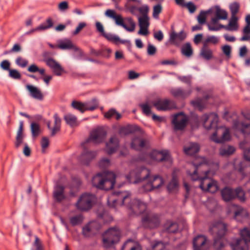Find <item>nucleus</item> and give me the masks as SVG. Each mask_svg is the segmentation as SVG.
Instances as JSON below:
<instances>
[{
	"mask_svg": "<svg viewBox=\"0 0 250 250\" xmlns=\"http://www.w3.org/2000/svg\"><path fill=\"white\" fill-rule=\"evenodd\" d=\"M187 173L190 178L193 180H200V188L204 191L215 193L219 187L216 181L209 178L208 174L209 171L208 165L205 158L196 160L193 163L188 164Z\"/></svg>",
	"mask_w": 250,
	"mask_h": 250,
	"instance_id": "1",
	"label": "nucleus"
},
{
	"mask_svg": "<svg viewBox=\"0 0 250 250\" xmlns=\"http://www.w3.org/2000/svg\"><path fill=\"white\" fill-rule=\"evenodd\" d=\"M204 127L209 130L216 128L215 131L210 136L211 141L216 143H223L230 139V131L229 128L224 126L217 127L218 117L216 114H204L201 118Z\"/></svg>",
	"mask_w": 250,
	"mask_h": 250,
	"instance_id": "2",
	"label": "nucleus"
},
{
	"mask_svg": "<svg viewBox=\"0 0 250 250\" xmlns=\"http://www.w3.org/2000/svg\"><path fill=\"white\" fill-rule=\"evenodd\" d=\"M126 206L135 214L140 215L145 212L146 213L142 218V223L145 228L153 229L159 225V216L154 213L147 212V205L144 201L140 199H134Z\"/></svg>",
	"mask_w": 250,
	"mask_h": 250,
	"instance_id": "3",
	"label": "nucleus"
},
{
	"mask_svg": "<svg viewBox=\"0 0 250 250\" xmlns=\"http://www.w3.org/2000/svg\"><path fill=\"white\" fill-rule=\"evenodd\" d=\"M116 175L113 172L99 173L93 177V185L98 188L105 190L112 189L115 183Z\"/></svg>",
	"mask_w": 250,
	"mask_h": 250,
	"instance_id": "4",
	"label": "nucleus"
},
{
	"mask_svg": "<svg viewBox=\"0 0 250 250\" xmlns=\"http://www.w3.org/2000/svg\"><path fill=\"white\" fill-rule=\"evenodd\" d=\"M227 231V226L222 222H215L209 228L214 240L213 246L216 250H222L225 247L224 236Z\"/></svg>",
	"mask_w": 250,
	"mask_h": 250,
	"instance_id": "5",
	"label": "nucleus"
},
{
	"mask_svg": "<svg viewBox=\"0 0 250 250\" xmlns=\"http://www.w3.org/2000/svg\"><path fill=\"white\" fill-rule=\"evenodd\" d=\"M105 15L110 18L113 19L115 22V23L118 25L122 26L128 32H133L135 30L136 27V23L130 17L126 18L125 21L128 24L129 26L125 23L124 20L121 15H117L113 10L108 9L105 11Z\"/></svg>",
	"mask_w": 250,
	"mask_h": 250,
	"instance_id": "6",
	"label": "nucleus"
},
{
	"mask_svg": "<svg viewBox=\"0 0 250 250\" xmlns=\"http://www.w3.org/2000/svg\"><path fill=\"white\" fill-rule=\"evenodd\" d=\"M150 170L145 167H137L131 171L126 176L130 183H137L149 179L150 176Z\"/></svg>",
	"mask_w": 250,
	"mask_h": 250,
	"instance_id": "7",
	"label": "nucleus"
},
{
	"mask_svg": "<svg viewBox=\"0 0 250 250\" xmlns=\"http://www.w3.org/2000/svg\"><path fill=\"white\" fill-rule=\"evenodd\" d=\"M140 160L148 164H151L153 161L157 162L170 161V155L167 150L161 151L153 150L149 154L145 153L143 154L140 157Z\"/></svg>",
	"mask_w": 250,
	"mask_h": 250,
	"instance_id": "8",
	"label": "nucleus"
},
{
	"mask_svg": "<svg viewBox=\"0 0 250 250\" xmlns=\"http://www.w3.org/2000/svg\"><path fill=\"white\" fill-rule=\"evenodd\" d=\"M241 239H235L230 243L233 250H248V242H250V230L245 228L240 231Z\"/></svg>",
	"mask_w": 250,
	"mask_h": 250,
	"instance_id": "9",
	"label": "nucleus"
},
{
	"mask_svg": "<svg viewBox=\"0 0 250 250\" xmlns=\"http://www.w3.org/2000/svg\"><path fill=\"white\" fill-rule=\"evenodd\" d=\"M120 232L116 228L109 229L103 235V244L104 247H110L119 240Z\"/></svg>",
	"mask_w": 250,
	"mask_h": 250,
	"instance_id": "10",
	"label": "nucleus"
},
{
	"mask_svg": "<svg viewBox=\"0 0 250 250\" xmlns=\"http://www.w3.org/2000/svg\"><path fill=\"white\" fill-rule=\"evenodd\" d=\"M130 193L127 191L114 192L107 199V203L109 206H115L119 200H122V205H126L127 201H129Z\"/></svg>",
	"mask_w": 250,
	"mask_h": 250,
	"instance_id": "11",
	"label": "nucleus"
},
{
	"mask_svg": "<svg viewBox=\"0 0 250 250\" xmlns=\"http://www.w3.org/2000/svg\"><path fill=\"white\" fill-rule=\"evenodd\" d=\"M95 199V197L94 195L84 193L81 196L76 206L77 208L81 210H87L91 208Z\"/></svg>",
	"mask_w": 250,
	"mask_h": 250,
	"instance_id": "12",
	"label": "nucleus"
},
{
	"mask_svg": "<svg viewBox=\"0 0 250 250\" xmlns=\"http://www.w3.org/2000/svg\"><path fill=\"white\" fill-rule=\"evenodd\" d=\"M164 184L163 178L158 175H155L150 176L147 183L143 186V188L145 191H151L154 189H158Z\"/></svg>",
	"mask_w": 250,
	"mask_h": 250,
	"instance_id": "13",
	"label": "nucleus"
},
{
	"mask_svg": "<svg viewBox=\"0 0 250 250\" xmlns=\"http://www.w3.org/2000/svg\"><path fill=\"white\" fill-rule=\"evenodd\" d=\"M188 121L187 116L182 112L175 114L172 120L174 129L175 130H183L186 126Z\"/></svg>",
	"mask_w": 250,
	"mask_h": 250,
	"instance_id": "14",
	"label": "nucleus"
},
{
	"mask_svg": "<svg viewBox=\"0 0 250 250\" xmlns=\"http://www.w3.org/2000/svg\"><path fill=\"white\" fill-rule=\"evenodd\" d=\"M106 135L105 131L103 128H98L91 132L87 142H92L94 144L100 143L104 140Z\"/></svg>",
	"mask_w": 250,
	"mask_h": 250,
	"instance_id": "15",
	"label": "nucleus"
},
{
	"mask_svg": "<svg viewBox=\"0 0 250 250\" xmlns=\"http://www.w3.org/2000/svg\"><path fill=\"white\" fill-rule=\"evenodd\" d=\"M153 104L158 110L165 111L175 107L174 102L167 99H158L154 101Z\"/></svg>",
	"mask_w": 250,
	"mask_h": 250,
	"instance_id": "16",
	"label": "nucleus"
},
{
	"mask_svg": "<svg viewBox=\"0 0 250 250\" xmlns=\"http://www.w3.org/2000/svg\"><path fill=\"white\" fill-rule=\"evenodd\" d=\"M211 98V94H208L205 95L203 98H197L191 102V104L199 110L202 111L206 107L208 104L207 101Z\"/></svg>",
	"mask_w": 250,
	"mask_h": 250,
	"instance_id": "17",
	"label": "nucleus"
},
{
	"mask_svg": "<svg viewBox=\"0 0 250 250\" xmlns=\"http://www.w3.org/2000/svg\"><path fill=\"white\" fill-rule=\"evenodd\" d=\"M207 242L206 237L202 235H198L193 240L194 250H204Z\"/></svg>",
	"mask_w": 250,
	"mask_h": 250,
	"instance_id": "18",
	"label": "nucleus"
},
{
	"mask_svg": "<svg viewBox=\"0 0 250 250\" xmlns=\"http://www.w3.org/2000/svg\"><path fill=\"white\" fill-rule=\"evenodd\" d=\"M187 35L184 31H181L179 33L175 31L172 32L170 34L169 41L173 44L176 45H179L186 38Z\"/></svg>",
	"mask_w": 250,
	"mask_h": 250,
	"instance_id": "19",
	"label": "nucleus"
},
{
	"mask_svg": "<svg viewBox=\"0 0 250 250\" xmlns=\"http://www.w3.org/2000/svg\"><path fill=\"white\" fill-rule=\"evenodd\" d=\"M119 147L118 139L113 136L110 138L108 143L106 144L105 150L108 154H112L114 153Z\"/></svg>",
	"mask_w": 250,
	"mask_h": 250,
	"instance_id": "20",
	"label": "nucleus"
},
{
	"mask_svg": "<svg viewBox=\"0 0 250 250\" xmlns=\"http://www.w3.org/2000/svg\"><path fill=\"white\" fill-rule=\"evenodd\" d=\"M54 125L53 128L51 127V122L48 121L47 122V127L51 131V135L54 136L60 130L61 119L59 117L57 113L54 115Z\"/></svg>",
	"mask_w": 250,
	"mask_h": 250,
	"instance_id": "21",
	"label": "nucleus"
},
{
	"mask_svg": "<svg viewBox=\"0 0 250 250\" xmlns=\"http://www.w3.org/2000/svg\"><path fill=\"white\" fill-rule=\"evenodd\" d=\"M96 155L97 153L95 151H90L84 150L80 157V161L82 164L87 165Z\"/></svg>",
	"mask_w": 250,
	"mask_h": 250,
	"instance_id": "22",
	"label": "nucleus"
},
{
	"mask_svg": "<svg viewBox=\"0 0 250 250\" xmlns=\"http://www.w3.org/2000/svg\"><path fill=\"white\" fill-rule=\"evenodd\" d=\"M87 104H84V103L73 101L71 103V105L75 109L80 111L82 113H83L85 111L90 110L93 111L95 109V106H88Z\"/></svg>",
	"mask_w": 250,
	"mask_h": 250,
	"instance_id": "23",
	"label": "nucleus"
},
{
	"mask_svg": "<svg viewBox=\"0 0 250 250\" xmlns=\"http://www.w3.org/2000/svg\"><path fill=\"white\" fill-rule=\"evenodd\" d=\"M64 190V188L62 186L57 185L56 186L53 192V197L56 201L61 202L65 199Z\"/></svg>",
	"mask_w": 250,
	"mask_h": 250,
	"instance_id": "24",
	"label": "nucleus"
},
{
	"mask_svg": "<svg viewBox=\"0 0 250 250\" xmlns=\"http://www.w3.org/2000/svg\"><path fill=\"white\" fill-rule=\"evenodd\" d=\"M146 144V140L140 137H135L132 139L131 146L135 150H141L145 147Z\"/></svg>",
	"mask_w": 250,
	"mask_h": 250,
	"instance_id": "25",
	"label": "nucleus"
},
{
	"mask_svg": "<svg viewBox=\"0 0 250 250\" xmlns=\"http://www.w3.org/2000/svg\"><path fill=\"white\" fill-rule=\"evenodd\" d=\"M238 20V17H230L228 24L226 25H224L223 29L227 31H237L239 27Z\"/></svg>",
	"mask_w": 250,
	"mask_h": 250,
	"instance_id": "26",
	"label": "nucleus"
},
{
	"mask_svg": "<svg viewBox=\"0 0 250 250\" xmlns=\"http://www.w3.org/2000/svg\"><path fill=\"white\" fill-rule=\"evenodd\" d=\"M26 88L30 92V96L36 99L42 100L43 96L40 89L31 85H27Z\"/></svg>",
	"mask_w": 250,
	"mask_h": 250,
	"instance_id": "27",
	"label": "nucleus"
},
{
	"mask_svg": "<svg viewBox=\"0 0 250 250\" xmlns=\"http://www.w3.org/2000/svg\"><path fill=\"white\" fill-rule=\"evenodd\" d=\"M200 56L206 60H210L213 58V51L208 45L203 44L200 50Z\"/></svg>",
	"mask_w": 250,
	"mask_h": 250,
	"instance_id": "28",
	"label": "nucleus"
},
{
	"mask_svg": "<svg viewBox=\"0 0 250 250\" xmlns=\"http://www.w3.org/2000/svg\"><path fill=\"white\" fill-rule=\"evenodd\" d=\"M234 127L245 135L250 133V124L235 121L234 123Z\"/></svg>",
	"mask_w": 250,
	"mask_h": 250,
	"instance_id": "29",
	"label": "nucleus"
},
{
	"mask_svg": "<svg viewBox=\"0 0 250 250\" xmlns=\"http://www.w3.org/2000/svg\"><path fill=\"white\" fill-rule=\"evenodd\" d=\"M191 92V90H185L181 88L173 89L171 90V93L174 97L182 99H185L189 96Z\"/></svg>",
	"mask_w": 250,
	"mask_h": 250,
	"instance_id": "30",
	"label": "nucleus"
},
{
	"mask_svg": "<svg viewBox=\"0 0 250 250\" xmlns=\"http://www.w3.org/2000/svg\"><path fill=\"white\" fill-rule=\"evenodd\" d=\"M58 47L63 50L73 49L75 51L78 50V48L69 39H65L60 41L58 45Z\"/></svg>",
	"mask_w": 250,
	"mask_h": 250,
	"instance_id": "31",
	"label": "nucleus"
},
{
	"mask_svg": "<svg viewBox=\"0 0 250 250\" xmlns=\"http://www.w3.org/2000/svg\"><path fill=\"white\" fill-rule=\"evenodd\" d=\"M221 195L223 199L227 202L235 198L234 190L229 188H225L221 191Z\"/></svg>",
	"mask_w": 250,
	"mask_h": 250,
	"instance_id": "32",
	"label": "nucleus"
},
{
	"mask_svg": "<svg viewBox=\"0 0 250 250\" xmlns=\"http://www.w3.org/2000/svg\"><path fill=\"white\" fill-rule=\"evenodd\" d=\"M186 154L192 155L197 153L200 150V146L197 143H190L188 146L184 147Z\"/></svg>",
	"mask_w": 250,
	"mask_h": 250,
	"instance_id": "33",
	"label": "nucleus"
},
{
	"mask_svg": "<svg viewBox=\"0 0 250 250\" xmlns=\"http://www.w3.org/2000/svg\"><path fill=\"white\" fill-rule=\"evenodd\" d=\"M122 250H141V248L138 243L128 239L123 246Z\"/></svg>",
	"mask_w": 250,
	"mask_h": 250,
	"instance_id": "34",
	"label": "nucleus"
},
{
	"mask_svg": "<svg viewBox=\"0 0 250 250\" xmlns=\"http://www.w3.org/2000/svg\"><path fill=\"white\" fill-rule=\"evenodd\" d=\"M93 223H90L85 225L83 228L82 233L86 237H91L95 233Z\"/></svg>",
	"mask_w": 250,
	"mask_h": 250,
	"instance_id": "35",
	"label": "nucleus"
},
{
	"mask_svg": "<svg viewBox=\"0 0 250 250\" xmlns=\"http://www.w3.org/2000/svg\"><path fill=\"white\" fill-rule=\"evenodd\" d=\"M214 15L217 17L218 19L222 20H225L228 19V14L226 10L221 9L219 6L214 7Z\"/></svg>",
	"mask_w": 250,
	"mask_h": 250,
	"instance_id": "36",
	"label": "nucleus"
},
{
	"mask_svg": "<svg viewBox=\"0 0 250 250\" xmlns=\"http://www.w3.org/2000/svg\"><path fill=\"white\" fill-rule=\"evenodd\" d=\"M164 228L165 230L169 233H175L178 229L177 224L170 221L167 222L165 225Z\"/></svg>",
	"mask_w": 250,
	"mask_h": 250,
	"instance_id": "37",
	"label": "nucleus"
},
{
	"mask_svg": "<svg viewBox=\"0 0 250 250\" xmlns=\"http://www.w3.org/2000/svg\"><path fill=\"white\" fill-rule=\"evenodd\" d=\"M64 119L67 124L71 127L76 126L78 125L76 117L72 114H67L65 115L64 117Z\"/></svg>",
	"mask_w": 250,
	"mask_h": 250,
	"instance_id": "38",
	"label": "nucleus"
},
{
	"mask_svg": "<svg viewBox=\"0 0 250 250\" xmlns=\"http://www.w3.org/2000/svg\"><path fill=\"white\" fill-rule=\"evenodd\" d=\"M235 150L234 147L232 146H223L220 148L219 153L221 156H227L231 155Z\"/></svg>",
	"mask_w": 250,
	"mask_h": 250,
	"instance_id": "39",
	"label": "nucleus"
},
{
	"mask_svg": "<svg viewBox=\"0 0 250 250\" xmlns=\"http://www.w3.org/2000/svg\"><path fill=\"white\" fill-rule=\"evenodd\" d=\"M181 52L183 55L187 57H190L192 55L193 50L189 42H187L182 46Z\"/></svg>",
	"mask_w": 250,
	"mask_h": 250,
	"instance_id": "40",
	"label": "nucleus"
},
{
	"mask_svg": "<svg viewBox=\"0 0 250 250\" xmlns=\"http://www.w3.org/2000/svg\"><path fill=\"white\" fill-rule=\"evenodd\" d=\"M104 116L108 119L115 118L117 120H119L121 118V115L113 108L109 109L107 112H105Z\"/></svg>",
	"mask_w": 250,
	"mask_h": 250,
	"instance_id": "41",
	"label": "nucleus"
},
{
	"mask_svg": "<svg viewBox=\"0 0 250 250\" xmlns=\"http://www.w3.org/2000/svg\"><path fill=\"white\" fill-rule=\"evenodd\" d=\"M70 223L73 226H75L81 224L83 220V217L82 214H78L70 218Z\"/></svg>",
	"mask_w": 250,
	"mask_h": 250,
	"instance_id": "42",
	"label": "nucleus"
},
{
	"mask_svg": "<svg viewBox=\"0 0 250 250\" xmlns=\"http://www.w3.org/2000/svg\"><path fill=\"white\" fill-rule=\"evenodd\" d=\"M229 8L231 13V17H237V14L240 9V4L237 2H234L230 4Z\"/></svg>",
	"mask_w": 250,
	"mask_h": 250,
	"instance_id": "43",
	"label": "nucleus"
},
{
	"mask_svg": "<svg viewBox=\"0 0 250 250\" xmlns=\"http://www.w3.org/2000/svg\"><path fill=\"white\" fill-rule=\"evenodd\" d=\"M178 188V182L176 176H173L172 179L167 185V189L169 191H175Z\"/></svg>",
	"mask_w": 250,
	"mask_h": 250,
	"instance_id": "44",
	"label": "nucleus"
},
{
	"mask_svg": "<svg viewBox=\"0 0 250 250\" xmlns=\"http://www.w3.org/2000/svg\"><path fill=\"white\" fill-rule=\"evenodd\" d=\"M31 131L33 137H37L41 133L40 125L36 123H32L31 124Z\"/></svg>",
	"mask_w": 250,
	"mask_h": 250,
	"instance_id": "45",
	"label": "nucleus"
},
{
	"mask_svg": "<svg viewBox=\"0 0 250 250\" xmlns=\"http://www.w3.org/2000/svg\"><path fill=\"white\" fill-rule=\"evenodd\" d=\"M138 20L139 26L149 27L150 23L148 16H139Z\"/></svg>",
	"mask_w": 250,
	"mask_h": 250,
	"instance_id": "46",
	"label": "nucleus"
},
{
	"mask_svg": "<svg viewBox=\"0 0 250 250\" xmlns=\"http://www.w3.org/2000/svg\"><path fill=\"white\" fill-rule=\"evenodd\" d=\"M108 41L111 42L116 44L118 43V41H120V38L115 35L111 33H106L104 34L103 36Z\"/></svg>",
	"mask_w": 250,
	"mask_h": 250,
	"instance_id": "47",
	"label": "nucleus"
},
{
	"mask_svg": "<svg viewBox=\"0 0 250 250\" xmlns=\"http://www.w3.org/2000/svg\"><path fill=\"white\" fill-rule=\"evenodd\" d=\"M53 22L52 19L51 18H48L45 22L37 27L36 29L45 30L53 27Z\"/></svg>",
	"mask_w": 250,
	"mask_h": 250,
	"instance_id": "48",
	"label": "nucleus"
},
{
	"mask_svg": "<svg viewBox=\"0 0 250 250\" xmlns=\"http://www.w3.org/2000/svg\"><path fill=\"white\" fill-rule=\"evenodd\" d=\"M235 198L237 197L241 202L245 201V193L243 190L241 188H236L234 190Z\"/></svg>",
	"mask_w": 250,
	"mask_h": 250,
	"instance_id": "49",
	"label": "nucleus"
},
{
	"mask_svg": "<svg viewBox=\"0 0 250 250\" xmlns=\"http://www.w3.org/2000/svg\"><path fill=\"white\" fill-rule=\"evenodd\" d=\"M210 10L205 11H201L199 14V15L197 16V20L199 24H203L205 23L206 21V16L207 14L209 13Z\"/></svg>",
	"mask_w": 250,
	"mask_h": 250,
	"instance_id": "50",
	"label": "nucleus"
},
{
	"mask_svg": "<svg viewBox=\"0 0 250 250\" xmlns=\"http://www.w3.org/2000/svg\"><path fill=\"white\" fill-rule=\"evenodd\" d=\"M219 42L218 38L215 36H208L203 42V44L208 45V43H211L214 44H217Z\"/></svg>",
	"mask_w": 250,
	"mask_h": 250,
	"instance_id": "51",
	"label": "nucleus"
},
{
	"mask_svg": "<svg viewBox=\"0 0 250 250\" xmlns=\"http://www.w3.org/2000/svg\"><path fill=\"white\" fill-rule=\"evenodd\" d=\"M43 61L51 69H53L58 64V62L51 58H45Z\"/></svg>",
	"mask_w": 250,
	"mask_h": 250,
	"instance_id": "52",
	"label": "nucleus"
},
{
	"mask_svg": "<svg viewBox=\"0 0 250 250\" xmlns=\"http://www.w3.org/2000/svg\"><path fill=\"white\" fill-rule=\"evenodd\" d=\"M133 131L131 125H127L122 127L120 129V133L122 135H128L131 133Z\"/></svg>",
	"mask_w": 250,
	"mask_h": 250,
	"instance_id": "53",
	"label": "nucleus"
},
{
	"mask_svg": "<svg viewBox=\"0 0 250 250\" xmlns=\"http://www.w3.org/2000/svg\"><path fill=\"white\" fill-rule=\"evenodd\" d=\"M162 7L161 4H158L155 5L153 8V17L155 19H158L159 15L161 13Z\"/></svg>",
	"mask_w": 250,
	"mask_h": 250,
	"instance_id": "54",
	"label": "nucleus"
},
{
	"mask_svg": "<svg viewBox=\"0 0 250 250\" xmlns=\"http://www.w3.org/2000/svg\"><path fill=\"white\" fill-rule=\"evenodd\" d=\"M9 76L14 79H20L21 78V74L16 69H10L9 71Z\"/></svg>",
	"mask_w": 250,
	"mask_h": 250,
	"instance_id": "55",
	"label": "nucleus"
},
{
	"mask_svg": "<svg viewBox=\"0 0 250 250\" xmlns=\"http://www.w3.org/2000/svg\"><path fill=\"white\" fill-rule=\"evenodd\" d=\"M16 63L21 67H25L28 64V61L21 57H18L16 60Z\"/></svg>",
	"mask_w": 250,
	"mask_h": 250,
	"instance_id": "56",
	"label": "nucleus"
},
{
	"mask_svg": "<svg viewBox=\"0 0 250 250\" xmlns=\"http://www.w3.org/2000/svg\"><path fill=\"white\" fill-rule=\"evenodd\" d=\"M110 165V161L107 158L102 159L99 163V166L100 167L105 168Z\"/></svg>",
	"mask_w": 250,
	"mask_h": 250,
	"instance_id": "57",
	"label": "nucleus"
},
{
	"mask_svg": "<svg viewBox=\"0 0 250 250\" xmlns=\"http://www.w3.org/2000/svg\"><path fill=\"white\" fill-rule=\"evenodd\" d=\"M183 7H186L190 13H194L197 9L196 5L191 1L185 3Z\"/></svg>",
	"mask_w": 250,
	"mask_h": 250,
	"instance_id": "58",
	"label": "nucleus"
},
{
	"mask_svg": "<svg viewBox=\"0 0 250 250\" xmlns=\"http://www.w3.org/2000/svg\"><path fill=\"white\" fill-rule=\"evenodd\" d=\"M140 107L142 109L143 112L146 115L148 116L151 113V108L147 104H142L140 105Z\"/></svg>",
	"mask_w": 250,
	"mask_h": 250,
	"instance_id": "59",
	"label": "nucleus"
},
{
	"mask_svg": "<svg viewBox=\"0 0 250 250\" xmlns=\"http://www.w3.org/2000/svg\"><path fill=\"white\" fill-rule=\"evenodd\" d=\"M138 11L142 15L141 16H148L149 7L147 5H144L139 7Z\"/></svg>",
	"mask_w": 250,
	"mask_h": 250,
	"instance_id": "60",
	"label": "nucleus"
},
{
	"mask_svg": "<svg viewBox=\"0 0 250 250\" xmlns=\"http://www.w3.org/2000/svg\"><path fill=\"white\" fill-rule=\"evenodd\" d=\"M245 210L242 208L239 207L237 210L234 212V218L237 221H240L239 217H242L244 214Z\"/></svg>",
	"mask_w": 250,
	"mask_h": 250,
	"instance_id": "61",
	"label": "nucleus"
},
{
	"mask_svg": "<svg viewBox=\"0 0 250 250\" xmlns=\"http://www.w3.org/2000/svg\"><path fill=\"white\" fill-rule=\"evenodd\" d=\"M52 70L53 73L58 76L62 75V73L64 71L63 68L59 63Z\"/></svg>",
	"mask_w": 250,
	"mask_h": 250,
	"instance_id": "62",
	"label": "nucleus"
},
{
	"mask_svg": "<svg viewBox=\"0 0 250 250\" xmlns=\"http://www.w3.org/2000/svg\"><path fill=\"white\" fill-rule=\"evenodd\" d=\"M224 25L218 24H208V27L209 31H217L223 29Z\"/></svg>",
	"mask_w": 250,
	"mask_h": 250,
	"instance_id": "63",
	"label": "nucleus"
},
{
	"mask_svg": "<svg viewBox=\"0 0 250 250\" xmlns=\"http://www.w3.org/2000/svg\"><path fill=\"white\" fill-rule=\"evenodd\" d=\"M222 51L226 56L229 58L231 56V47L229 45H225L222 47Z\"/></svg>",
	"mask_w": 250,
	"mask_h": 250,
	"instance_id": "64",
	"label": "nucleus"
}]
</instances>
